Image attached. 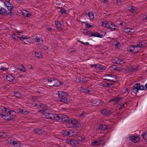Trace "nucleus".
Wrapping results in <instances>:
<instances>
[{"label": "nucleus", "mask_w": 147, "mask_h": 147, "mask_svg": "<svg viewBox=\"0 0 147 147\" xmlns=\"http://www.w3.org/2000/svg\"><path fill=\"white\" fill-rule=\"evenodd\" d=\"M107 129V126L105 125H99V130H105Z\"/></svg>", "instance_id": "nucleus-32"}, {"label": "nucleus", "mask_w": 147, "mask_h": 147, "mask_svg": "<svg viewBox=\"0 0 147 147\" xmlns=\"http://www.w3.org/2000/svg\"><path fill=\"white\" fill-rule=\"evenodd\" d=\"M80 90L82 92L87 93L91 92V90H88L86 88L82 87L80 88Z\"/></svg>", "instance_id": "nucleus-19"}, {"label": "nucleus", "mask_w": 147, "mask_h": 147, "mask_svg": "<svg viewBox=\"0 0 147 147\" xmlns=\"http://www.w3.org/2000/svg\"><path fill=\"white\" fill-rule=\"evenodd\" d=\"M140 84L136 83L132 87V91L135 94H136L139 90V87Z\"/></svg>", "instance_id": "nucleus-7"}, {"label": "nucleus", "mask_w": 147, "mask_h": 147, "mask_svg": "<svg viewBox=\"0 0 147 147\" xmlns=\"http://www.w3.org/2000/svg\"><path fill=\"white\" fill-rule=\"evenodd\" d=\"M92 144L95 146H98V142L97 140H96L95 141H93L92 142Z\"/></svg>", "instance_id": "nucleus-53"}, {"label": "nucleus", "mask_w": 147, "mask_h": 147, "mask_svg": "<svg viewBox=\"0 0 147 147\" xmlns=\"http://www.w3.org/2000/svg\"><path fill=\"white\" fill-rule=\"evenodd\" d=\"M4 4L6 6H8L9 7L13 6L12 4L10 3L9 1H8L7 2L5 3Z\"/></svg>", "instance_id": "nucleus-47"}, {"label": "nucleus", "mask_w": 147, "mask_h": 147, "mask_svg": "<svg viewBox=\"0 0 147 147\" xmlns=\"http://www.w3.org/2000/svg\"><path fill=\"white\" fill-rule=\"evenodd\" d=\"M88 16L90 20H92L94 18V16L93 13L92 12H88Z\"/></svg>", "instance_id": "nucleus-33"}, {"label": "nucleus", "mask_w": 147, "mask_h": 147, "mask_svg": "<svg viewBox=\"0 0 147 147\" xmlns=\"http://www.w3.org/2000/svg\"><path fill=\"white\" fill-rule=\"evenodd\" d=\"M122 99L121 97H115L113 98L112 100L115 101L116 102H118L121 101Z\"/></svg>", "instance_id": "nucleus-25"}, {"label": "nucleus", "mask_w": 147, "mask_h": 147, "mask_svg": "<svg viewBox=\"0 0 147 147\" xmlns=\"http://www.w3.org/2000/svg\"><path fill=\"white\" fill-rule=\"evenodd\" d=\"M29 38V37L27 36H25L24 35L22 36V37L20 38V40L22 41V39L23 40L27 39Z\"/></svg>", "instance_id": "nucleus-49"}, {"label": "nucleus", "mask_w": 147, "mask_h": 147, "mask_svg": "<svg viewBox=\"0 0 147 147\" xmlns=\"http://www.w3.org/2000/svg\"><path fill=\"white\" fill-rule=\"evenodd\" d=\"M5 133L3 132H0V137L3 138V135L5 134Z\"/></svg>", "instance_id": "nucleus-62"}, {"label": "nucleus", "mask_w": 147, "mask_h": 147, "mask_svg": "<svg viewBox=\"0 0 147 147\" xmlns=\"http://www.w3.org/2000/svg\"><path fill=\"white\" fill-rule=\"evenodd\" d=\"M7 11L4 8H1L0 9V14L4 16L5 14H7Z\"/></svg>", "instance_id": "nucleus-18"}, {"label": "nucleus", "mask_w": 147, "mask_h": 147, "mask_svg": "<svg viewBox=\"0 0 147 147\" xmlns=\"http://www.w3.org/2000/svg\"><path fill=\"white\" fill-rule=\"evenodd\" d=\"M62 134L65 136H70L71 133V131H69L66 130H63L61 131Z\"/></svg>", "instance_id": "nucleus-17"}, {"label": "nucleus", "mask_w": 147, "mask_h": 147, "mask_svg": "<svg viewBox=\"0 0 147 147\" xmlns=\"http://www.w3.org/2000/svg\"><path fill=\"white\" fill-rule=\"evenodd\" d=\"M132 6L131 5H129L127 7V9L131 11L132 10Z\"/></svg>", "instance_id": "nucleus-64"}, {"label": "nucleus", "mask_w": 147, "mask_h": 147, "mask_svg": "<svg viewBox=\"0 0 147 147\" xmlns=\"http://www.w3.org/2000/svg\"><path fill=\"white\" fill-rule=\"evenodd\" d=\"M6 78L7 80L11 82H13L14 79V77L12 75L10 74H9L7 75Z\"/></svg>", "instance_id": "nucleus-14"}, {"label": "nucleus", "mask_w": 147, "mask_h": 147, "mask_svg": "<svg viewBox=\"0 0 147 147\" xmlns=\"http://www.w3.org/2000/svg\"><path fill=\"white\" fill-rule=\"evenodd\" d=\"M36 106L39 108H43L45 107V105L42 103H37Z\"/></svg>", "instance_id": "nucleus-34"}, {"label": "nucleus", "mask_w": 147, "mask_h": 147, "mask_svg": "<svg viewBox=\"0 0 147 147\" xmlns=\"http://www.w3.org/2000/svg\"><path fill=\"white\" fill-rule=\"evenodd\" d=\"M78 140L80 142L81 141H83L85 140V137L84 135L81 134L78 137Z\"/></svg>", "instance_id": "nucleus-23"}, {"label": "nucleus", "mask_w": 147, "mask_h": 147, "mask_svg": "<svg viewBox=\"0 0 147 147\" xmlns=\"http://www.w3.org/2000/svg\"><path fill=\"white\" fill-rule=\"evenodd\" d=\"M137 8L135 7L134 6H132V10H131V11L132 13H134V12L137 11Z\"/></svg>", "instance_id": "nucleus-50"}, {"label": "nucleus", "mask_w": 147, "mask_h": 147, "mask_svg": "<svg viewBox=\"0 0 147 147\" xmlns=\"http://www.w3.org/2000/svg\"><path fill=\"white\" fill-rule=\"evenodd\" d=\"M98 145L104 144L105 142L104 140H97Z\"/></svg>", "instance_id": "nucleus-45"}, {"label": "nucleus", "mask_w": 147, "mask_h": 147, "mask_svg": "<svg viewBox=\"0 0 147 147\" xmlns=\"http://www.w3.org/2000/svg\"><path fill=\"white\" fill-rule=\"evenodd\" d=\"M115 47L117 48H119L120 47V44L119 42H117V44H116L115 45Z\"/></svg>", "instance_id": "nucleus-59"}, {"label": "nucleus", "mask_w": 147, "mask_h": 147, "mask_svg": "<svg viewBox=\"0 0 147 147\" xmlns=\"http://www.w3.org/2000/svg\"><path fill=\"white\" fill-rule=\"evenodd\" d=\"M103 102L100 100L96 99L93 101L92 104L95 106H100L103 104Z\"/></svg>", "instance_id": "nucleus-6"}, {"label": "nucleus", "mask_w": 147, "mask_h": 147, "mask_svg": "<svg viewBox=\"0 0 147 147\" xmlns=\"http://www.w3.org/2000/svg\"><path fill=\"white\" fill-rule=\"evenodd\" d=\"M83 32L86 35H89L90 36H91L90 35V32L87 30L86 29L83 30Z\"/></svg>", "instance_id": "nucleus-40"}, {"label": "nucleus", "mask_w": 147, "mask_h": 147, "mask_svg": "<svg viewBox=\"0 0 147 147\" xmlns=\"http://www.w3.org/2000/svg\"><path fill=\"white\" fill-rule=\"evenodd\" d=\"M46 80L49 83V85L52 86L59 87L63 84L60 81L53 78L47 79Z\"/></svg>", "instance_id": "nucleus-2"}, {"label": "nucleus", "mask_w": 147, "mask_h": 147, "mask_svg": "<svg viewBox=\"0 0 147 147\" xmlns=\"http://www.w3.org/2000/svg\"><path fill=\"white\" fill-rule=\"evenodd\" d=\"M91 36H94L100 38H102L103 36L102 35L100 34L97 32H92L91 34Z\"/></svg>", "instance_id": "nucleus-15"}, {"label": "nucleus", "mask_w": 147, "mask_h": 147, "mask_svg": "<svg viewBox=\"0 0 147 147\" xmlns=\"http://www.w3.org/2000/svg\"><path fill=\"white\" fill-rule=\"evenodd\" d=\"M59 91H56L55 92L53 93V95L55 97H58L59 96L58 94H59Z\"/></svg>", "instance_id": "nucleus-54"}, {"label": "nucleus", "mask_w": 147, "mask_h": 147, "mask_svg": "<svg viewBox=\"0 0 147 147\" xmlns=\"http://www.w3.org/2000/svg\"><path fill=\"white\" fill-rule=\"evenodd\" d=\"M65 93L59 91L58 94V100L63 103H67L69 102V100L65 97Z\"/></svg>", "instance_id": "nucleus-3"}, {"label": "nucleus", "mask_w": 147, "mask_h": 147, "mask_svg": "<svg viewBox=\"0 0 147 147\" xmlns=\"http://www.w3.org/2000/svg\"><path fill=\"white\" fill-rule=\"evenodd\" d=\"M105 77H106V78L104 80H106L113 82H115L116 81L115 76H114L112 74H107L105 75Z\"/></svg>", "instance_id": "nucleus-4"}, {"label": "nucleus", "mask_w": 147, "mask_h": 147, "mask_svg": "<svg viewBox=\"0 0 147 147\" xmlns=\"http://www.w3.org/2000/svg\"><path fill=\"white\" fill-rule=\"evenodd\" d=\"M141 50L140 49H139V47L136 46V45L135 46V49L133 51V53L136 54L138 52H139Z\"/></svg>", "instance_id": "nucleus-36"}, {"label": "nucleus", "mask_w": 147, "mask_h": 147, "mask_svg": "<svg viewBox=\"0 0 147 147\" xmlns=\"http://www.w3.org/2000/svg\"><path fill=\"white\" fill-rule=\"evenodd\" d=\"M18 69L19 70H21L23 72H25L26 71V69L23 66L22 64L19 65L18 67Z\"/></svg>", "instance_id": "nucleus-29"}, {"label": "nucleus", "mask_w": 147, "mask_h": 147, "mask_svg": "<svg viewBox=\"0 0 147 147\" xmlns=\"http://www.w3.org/2000/svg\"><path fill=\"white\" fill-rule=\"evenodd\" d=\"M48 110L47 109H43L42 110H40L38 111V112L40 113H41L42 114V116L43 115H44V113H45V112H46Z\"/></svg>", "instance_id": "nucleus-44"}, {"label": "nucleus", "mask_w": 147, "mask_h": 147, "mask_svg": "<svg viewBox=\"0 0 147 147\" xmlns=\"http://www.w3.org/2000/svg\"><path fill=\"white\" fill-rule=\"evenodd\" d=\"M130 30H134V29L132 28L131 29L127 27L124 29V32L128 34H131L132 33H133L135 32V31H130Z\"/></svg>", "instance_id": "nucleus-12"}, {"label": "nucleus", "mask_w": 147, "mask_h": 147, "mask_svg": "<svg viewBox=\"0 0 147 147\" xmlns=\"http://www.w3.org/2000/svg\"><path fill=\"white\" fill-rule=\"evenodd\" d=\"M110 22H108L107 21H106L104 22H101L102 25L103 26L106 28H109V27H110Z\"/></svg>", "instance_id": "nucleus-11"}, {"label": "nucleus", "mask_w": 147, "mask_h": 147, "mask_svg": "<svg viewBox=\"0 0 147 147\" xmlns=\"http://www.w3.org/2000/svg\"><path fill=\"white\" fill-rule=\"evenodd\" d=\"M97 68V70L98 69L100 70H102L106 69L105 66L100 65H98Z\"/></svg>", "instance_id": "nucleus-26"}, {"label": "nucleus", "mask_w": 147, "mask_h": 147, "mask_svg": "<svg viewBox=\"0 0 147 147\" xmlns=\"http://www.w3.org/2000/svg\"><path fill=\"white\" fill-rule=\"evenodd\" d=\"M137 70V67H130L129 68H127V69H126V72L129 73L131 72Z\"/></svg>", "instance_id": "nucleus-20"}, {"label": "nucleus", "mask_w": 147, "mask_h": 147, "mask_svg": "<svg viewBox=\"0 0 147 147\" xmlns=\"http://www.w3.org/2000/svg\"><path fill=\"white\" fill-rule=\"evenodd\" d=\"M84 23L86 27V28H89L92 26V25H90L89 23L87 22H84Z\"/></svg>", "instance_id": "nucleus-48"}, {"label": "nucleus", "mask_w": 147, "mask_h": 147, "mask_svg": "<svg viewBox=\"0 0 147 147\" xmlns=\"http://www.w3.org/2000/svg\"><path fill=\"white\" fill-rule=\"evenodd\" d=\"M129 140L135 143H137L140 140V138L138 135H134L130 136L129 138Z\"/></svg>", "instance_id": "nucleus-5"}, {"label": "nucleus", "mask_w": 147, "mask_h": 147, "mask_svg": "<svg viewBox=\"0 0 147 147\" xmlns=\"http://www.w3.org/2000/svg\"><path fill=\"white\" fill-rule=\"evenodd\" d=\"M73 139H67L65 140V142L66 143L70 144L72 145V142Z\"/></svg>", "instance_id": "nucleus-42"}, {"label": "nucleus", "mask_w": 147, "mask_h": 147, "mask_svg": "<svg viewBox=\"0 0 147 147\" xmlns=\"http://www.w3.org/2000/svg\"><path fill=\"white\" fill-rule=\"evenodd\" d=\"M128 90V89L127 88L125 87L123 88L121 90V92L123 93H125Z\"/></svg>", "instance_id": "nucleus-52"}, {"label": "nucleus", "mask_w": 147, "mask_h": 147, "mask_svg": "<svg viewBox=\"0 0 147 147\" xmlns=\"http://www.w3.org/2000/svg\"><path fill=\"white\" fill-rule=\"evenodd\" d=\"M6 115V117L7 119V121H11L13 119V118H11L10 117V115Z\"/></svg>", "instance_id": "nucleus-46"}, {"label": "nucleus", "mask_w": 147, "mask_h": 147, "mask_svg": "<svg viewBox=\"0 0 147 147\" xmlns=\"http://www.w3.org/2000/svg\"><path fill=\"white\" fill-rule=\"evenodd\" d=\"M115 60L116 61L115 63L117 64H122V62H123L122 60L118 58H115Z\"/></svg>", "instance_id": "nucleus-38"}, {"label": "nucleus", "mask_w": 147, "mask_h": 147, "mask_svg": "<svg viewBox=\"0 0 147 147\" xmlns=\"http://www.w3.org/2000/svg\"><path fill=\"white\" fill-rule=\"evenodd\" d=\"M98 85L100 86H102L106 87H110L113 85V84L111 83L102 82H101L99 83Z\"/></svg>", "instance_id": "nucleus-8"}, {"label": "nucleus", "mask_w": 147, "mask_h": 147, "mask_svg": "<svg viewBox=\"0 0 147 147\" xmlns=\"http://www.w3.org/2000/svg\"><path fill=\"white\" fill-rule=\"evenodd\" d=\"M110 24L111 25H110V27H109V28L111 29V31L115 30L116 29V28H115V27H116L115 25L112 22H111Z\"/></svg>", "instance_id": "nucleus-28"}, {"label": "nucleus", "mask_w": 147, "mask_h": 147, "mask_svg": "<svg viewBox=\"0 0 147 147\" xmlns=\"http://www.w3.org/2000/svg\"><path fill=\"white\" fill-rule=\"evenodd\" d=\"M128 51L133 53V51L135 49V46H129L127 48Z\"/></svg>", "instance_id": "nucleus-31"}, {"label": "nucleus", "mask_w": 147, "mask_h": 147, "mask_svg": "<svg viewBox=\"0 0 147 147\" xmlns=\"http://www.w3.org/2000/svg\"><path fill=\"white\" fill-rule=\"evenodd\" d=\"M34 39L36 40V42H40V38L36 37L34 38Z\"/></svg>", "instance_id": "nucleus-58"}, {"label": "nucleus", "mask_w": 147, "mask_h": 147, "mask_svg": "<svg viewBox=\"0 0 147 147\" xmlns=\"http://www.w3.org/2000/svg\"><path fill=\"white\" fill-rule=\"evenodd\" d=\"M25 11L24 12H23V15L24 16L27 18H29L31 16V14L28 11Z\"/></svg>", "instance_id": "nucleus-22"}, {"label": "nucleus", "mask_w": 147, "mask_h": 147, "mask_svg": "<svg viewBox=\"0 0 147 147\" xmlns=\"http://www.w3.org/2000/svg\"><path fill=\"white\" fill-rule=\"evenodd\" d=\"M145 43L143 42H137L136 46L140 49L141 48H143L145 46Z\"/></svg>", "instance_id": "nucleus-13"}, {"label": "nucleus", "mask_w": 147, "mask_h": 147, "mask_svg": "<svg viewBox=\"0 0 147 147\" xmlns=\"http://www.w3.org/2000/svg\"><path fill=\"white\" fill-rule=\"evenodd\" d=\"M43 117L46 119L56 120H61V121L69 124L70 127H76L77 121L76 120L71 119L68 116L63 115L61 114H57L52 113L45 112L43 115Z\"/></svg>", "instance_id": "nucleus-1"}, {"label": "nucleus", "mask_w": 147, "mask_h": 147, "mask_svg": "<svg viewBox=\"0 0 147 147\" xmlns=\"http://www.w3.org/2000/svg\"><path fill=\"white\" fill-rule=\"evenodd\" d=\"M58 8L60 9L61 10L59 11V12L62 13V14L65 13H66V11L64 8L62 7H58Z\"/></svg>", "instance_id": "nucleus-39"}, {"label": "nucleus", "mask_w": 147, "mask_h": 147, "mask_svg": "<svg viewBox=\"0 0 147 147\" xmlns=\"http://www.w3.org/2000/svg\"><path fill=\"white\" fill-rule=\"evenodd\" d=\"M55 24L58 28H59L61 26V24L59 21H55Z\"/></svg>", "instance_id": "nucleus-41"}, {"label": "nucleus", "mask_w": 147, "mask_h": 147, "mask_svg": "<svg viewBox=\"0 0 147 147\" xmlns=\"http://www.w3.org/2000/svg\"><path fill=\"white\" fill-rule=\"evenodd\" d=\"M124 107V105L122 103L119 104L117 105V107L119 109L123 108Z\"/></svg>", "instance_id": "nucleus-51"}, {"label": "nucleus", "mask_w": 147, "mask_h": 147, "mask_svg": "<svg viewBox=\"0 0 147 147\" xmlns=\"http://www.w3.org/2000/svg\"><path fill=\"white\" fill-rule=\"evenodd\" d=\"M141 136L145 141H147V131L144 132Z\"/></svg>", "instance_id": "nucleus-30"}, {"label": "nucleus", "mask_w": 147, "mask_h": 147, "mask_svg": "<svg viewBox=\"0 0 147 147\" xmlns=\"http://www.w3.org/2000/svg\"><path fill=\"white\" fill-rule=\"evenodd\" d=\"M101 113L104 115L107 116L111 115L112 113L110 110L105 109L101 110Z\"/></svg>", "instance_id": "nucleus-10"}, {"label": "nucleus", "mask_w": 147, "mask_h": 147, "mask_svg": "<svg viewBox=\"0 0 147 147\" xmlns=\"http://www.w3.org/2000/svg\"><path fill=\"white\" fill-rule=\"evenodd\" d=\"M2 110L5 111L6 113H9L10 115H11V113H14L13 111L10 110L6 108L5 107H4L3 109H2Z\"/></svg>", "instance_id": "nucleus-27"}, {"label": "nucleus", "mask_w": 147, "mask_h": 147, "mask_svg": "<svg viewBox=\"0 0 147 147\" xmlns=\"http://www.w3.org/2000/svg\"><path fill=\"white\" fill-rule=\"evenodd\" d=\"M111 69V70H116L117 71H119V68L116 65H112L110 67Z\"/></svg>", "instance_id": "nucleus-35"}, {"label": "nucleus", "mask_w": 147, "mask_h": 147, "mask_svg": "<svg viewBox=\"0 0 147 147\" xmlns=\"http://www.w3.org/2000/svg\"><path fill=\"white\" fill-rule=\"evenodd\" d=\"M34 54L38 58H42V56L41 53L39 51H36L34 52Z\"/></svg>", "instance_id": "nucleus-24"}, {"label": "nucleus", "mask_w": 147, "mask_h": 147, "mask_svg": "<svg viewBox=\"0 0 147 147\" xmlns=\"http://www.w3.org/2000/svg\"><path fill=\"white\" fill-rule=\"evenodd\" d=\"M85 114V112L84 111H83L82 113L78 115V116L80 117H83Z\"/></svg>", "instance_id": "nucleus-57"}, {"label": "nucleus", "mask_w": 147, "mask_h": 147, "mask_svg": "<svg viewBox=\"0 0 147 147\" xmlns=\"http://www.w3.org/2000/svg\"><path fill=\"white\" fill-rule=\"evenodd\" d=\"M139 90H145V88L144 85H140V84L139 87Z\"/></svg>", "instance_id": "nucleus-56"}, {"label": "nucleus", "mask_w": 147, "mask_h": 147, "mask_svg": "<svg viewBox=\"0 0 147 147\" xmlns=\"http://www.w3.org/2000/svg\"><path fill=\"white\" fill-rule=\"evenodd\" d=\"M15 96L18 98H20L21 97V94L18 92H14Z\"/></svg>", "instance_id": "nucleus-37"}, {"label": "nucleus", "mask_w": 147, "mask_h": 147, "mask_svg": "<svg viewBox=\"0 0 147 147\" xmlns=\"http://www.w3.org/2000/svg\"><path fill=\"white\" fill-rule=\"evenodd\" d=\"M1 117H2L3 119L7 120V119L5 115H4L3 114L1 115Z\"/></svg>", "instance_id": "nucleus-60"}, {"label": "nucleus", "mask_w": 147, "mask_h": 147, "mask_svg": "<svg viewBox=\"0 0 147 147\" xmlns=\"http://www.w3.org/2000/svg\"><path fill=\"white\" fill-rule=\"evenodd\" d=\"M6 6L7 7L8 10L10 11V12H9V13L7 14V15L10 16H11L13 15V14L12 12H11V11L13 10V9H14L13 6L9 7L8 6Z\"/></svg>", "instance_id": "nucleus-21"}, {"label": "nucleus", "mask_w": 147, "mask_h": 147, "mask_svg": "<svg viewBox=\"0 0 147 147\" xmlns=\"http://www.w3.org/2000/svg\"><path fill=\"white\" fill-rule=\"evenodd\" d=\"M12 144L16 147H18L20 146V143H18L16 141H13V142Z\"/></svg>", "instance_id": "nucleus-43"}, {"label": "nucleus", "mask_w": 147, "mask_h": 147, "mask_svg": "<svg viewBox=\"0 0 147 147\" xmlns=\"http://www.w3.org/2000/svg\"><path fill=\"white\" fill-rule=\"evenodd\" d=\"M12 38L16 40H17V34H12Z\"/></svg>", "instance_id": "nucleus-55"}, {"label": "nucleus", "mask_w": 147, "mask_h": 147, "mask_svg": "<svg viewBox=\"0 0 147 147\" xmlns=\"http://www.w3.org/2000/svg\"><path fill=\"white\" fill-rule=\"evenodd\" d=\"M72 146H78L80 144V142L78 140L73 139L72 142Z\"/></svg>", "instance_id": "nucleus-16"}, {"label": "nucleus", "mask_w": 147, "mask_h": 147, "mask_svg": "<svg viewBox=\"0 0 147 147\" xmlns=\"http://www.w3.org/2000/svg\"><path fill=\"white\" fill-rule=\"evenodd\" d=\"M90 66L91 67H92L93 68L94 67H95V69H97V67L98 66V64H91Z\"/></svg>", "instance_id": "nucleus-61"}, {"label": "nucleus", "mask_w": 147, "mask_h": 147, "mask_svg": "<svg viewBox=\"0 0 147 147\" xmlns=\"http://www.w3.org/2000/svg\"><path fill=\"white\" fill-rule=\"evenodd\" d=\"M34 132L40 136L44 135L45 134V132L41 129H34Z\"/></svg>", "instance_id": "nucleus-9"}, {"label": "nucleus", "mask_w": 147, "mask_h": 147, "mask_svg": "<svg viewBox=\"0 0 147 147\" xmlns=\"http://www.w3.org/2000/svg\"><path fill=\"white\" fill-rule=\"evenodd\" d=\"M8 69L5 68L4 67H2L0 68V70L5 71L6 70H7Z\"/></svg>", "instance_id": "nucleus-63"}]
</instances>
